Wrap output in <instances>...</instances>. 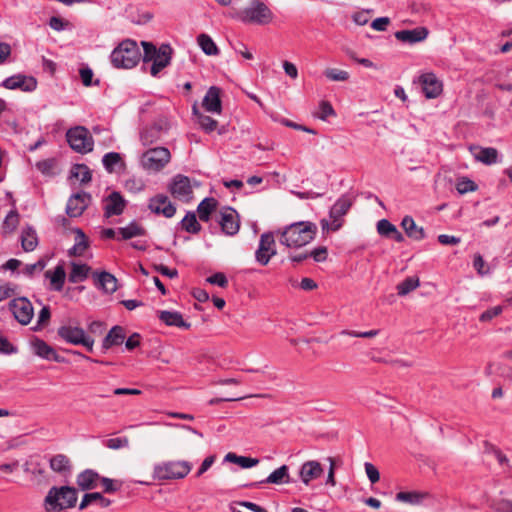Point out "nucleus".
I'll return each instance as SVG.
<instances>
[{
	"mask_svg": "<svg viewBox=\"0 0 512 512\" xmlns=\"http://www.w3.org/2000/svg\"><path fill=\"white\" fill-rule=\"evenodd\" d=\"M279 242L289 248H300L310 243L317 233V226L309 221L292 223L278 232Z\"/></svg>",
	"mask_w": 512,
	"mask_h": 512,
	"instance_id": "nucleus-1",
	"label": "nucleus"
},
{
	"mask_svg": "<svg viewBox=\"0 0 512 512\" xmlns=\"http://www.w3.org/2000/svg\"><path fill=\"white\" fill-rule=\"evenodd\" d=\"M141 58L140 49L134 40L122 41L111 52L110 61L117 69H131L135 67Z\"/></svg>",
	"mask_w": 512,
	"mask_h": 512,
	"instance_id": "nucleus-2",
	"label": "nucleus"
},
{
	"mask_svg": "<svg viewBox=\"0 0 512 512\" xmlns=\"http://www.w3.org/2000/svg\"><path fill=\"white\" fill-rule=\"evenodd\" d=\"M141 44L144 50L143 61L152 62L150 73L155 77L170 64L172 48L169 44H162L156 48L155 45L146 41H142Z\"/></svg>",
	"mask_w": 512,
	"mask_h": 512,
	"instance_id": "nucleus-3",
	"label": "nucleus"
},
{
	"mask_svg": "<svg viewBox=\"0 0 512 512\" xmlns=\"http://www.w3.org/2000/svg\"><path fill=\"white\" fill-rule=\"evenodd\" d=\"M77 501V490L74 487H52L46 497L45 505L48 512L61 511L74 507Z\"/></svg>",
	"mask_w": 512,
	"mask_h": 512,
	"instance_id": "nucleus-4",
	"label": "nucleus"
},
{
	"mask_svg": "<svg viewBox=\"0 0 512 512\" xmlns=\"http://www.w3.org/2000/svg\"><path fill=\"white\" fill-rule=\"evenodd\" d=\"M235 17L243 23L265 25L272 21L273 13L263 2L253 0L250 6L238 11Z\"/></svg>",
	"mask_w": 512,
	"mask_h": 512,
	"instance_id": "nucleus-5",
	"label": "nucleus"
},
{
	"mask_svg": "<svg viewBox=\"0 0 512 512\" xmlns=\"http://www.w3.org/2000/svg\"><path fill=\"white\" fill-rule=\"evenodd\" d=\"M171 160V153L166 147H154L146 150L140 157L141 167L149 172L161 171Z\"/></svg>",
	"mask_w": 512,
	"mask_h": 512,
	"instance_id": "nucleus-6",
	"label": "nucleus"
},
{
	"mask_svg": "<svg viewBox=\"0 0 512 512\" xmlns=\"http://www.w3.org/2000/svg\"><path fill=\"white\" fill-rule=\"evenodd\" d=\"M66 138L70 147L78 153L86 154L93 150V137L84 126L70 128L66 133Z\"/></svg>",
	"mask_w": 512,
	"mask_h": 512,
	"instance_id": "nucleus-7",
	"label": "nucleus"
},
{
	"mask_svg": "<svg viewBox=\"0 0 512 512\" xmlns=\"http://www.w3.org/2000/svg\"><path fill=\"white\" fill-rule=\"evenodd\" d=\"M192 469L188 461H168L158 464L154 468L156 477L160 480L184 478Z\"/></svg>",
	"mask_w": 512,
	"mask_h": 512,
	"instance_id": "nucleus-8",
	"label": "nucleus"
},
{
	"mask_svg": "<svg viewBox=\"0 0 512 512\" xmlns=\"http://www.w3.org/2000/svg\"><path fill=\"white\" fill-rule=\"evenodd\" d=\"M352 206V201L348 196H341L331 207L329 216L331 223L326 219L321 220V227L323 230L337 231L342 226V217L347 214Z\"/></svg>",
	"mask_w": 512,
	"mask_h": 512,
	"instance_id": "nucleus-9",
	"label": "nucleus"
},
{
	"mask_svg": "<svg viewBox=\"0 0 512 512\" xmlns=\"http://www.w3.org/2000/svg\"><path fill=\"white\" fill-rule=\"evenodd\" d=\"M170 122L166 117H160L151 125L146 126L140 133V140L144 146H150L160 141L169 131Z\"/></svg>",
	"mask_w": 512,
	"mask_h": 512,
	"instance_id": "nucleus-10",
	"label": "nucleus"
},
{
	"mask_svg": "<svg viewBox=\"0 0 512 512\" xmlns=\"http://www.w3.org/2000/svg\"><path fill=\"white\" fill-rule=\"evenodd\" d=\"M275 254L276 247L273 233H263L260 236L259 246L255 252L256 261L265 266Z\"/></svg>",
	"mask_w": 512,
	"mask_h": 512,
	"instance_id": "nucleus-11",
	"label": "nucleus"
},
{
	"mask_svg": "<svg viewBox=\"0 0 512 512\" xmlns=\"http://www.w3.org/2000/svg\"><path fill=\"white\" fill-rule=\"evenodd\" d=\"M9 307L15 319L23 325L28 324L34 315L31 302L24 297L13 299L9 303Z\"/></svg>",
	"mask_w": 512,
	"mask_h": 512,
	"instance_id": "nucleus-12",
	"label": "nucleus"
},
{
	"mask_svg": "<svg viewBox=\"0 0 512 512\" xmlns=\"http://www.w3.org/2000/svg\"><path fill=\"white\" fill-rule=\"evenodd\" d=\"M323 475L324 468L317 460H308L299 469V478L305 486H311L312 482L319 480Z\"/></svg>",
	"mask_w": 512,
	"mask_h": 512,
	"instance_id": "nucleus-13",
	"label": "nucleus"
},
{
	"mask_svg": "<svg viewBox=\"0 0 512 512\" xmlns=\"http://www.w3.org/2000/svg\"><path fill=\"white\" fill-rule=\"evenodd\" d=\"M2 86L9 90L20 89L24 92H32L37 87V81L32 76L17 74L6 78L2 82Z\"/></svg>",
	"mask_w": 512,
	"mask_h": 512,
	"instance_id": "nucleus-14",
	"label": "nucleus"
},
{
	"mask_svg": "<svg viewBox=\"0 0 512 512\" xmlns=\"http://www.w3.org/2000/svg\"><path fill=\"white\" fill-rule=\"evenodd\" d=\"M57 333L61 339L73 345H80L88 335L83 328L73 324L71 321L67 324L61 325L58 328Z\"/></svg>",
	"mask_w": 512,
	"mask_h": 512,
	"instance_id": "nucleus-15",
	"label": "nucleus"
},
{
	"mask_svg": "<svg viewBox=\"0 0 512 512\" xmlns=\"http://www.w3.org/2000/svg\"><path fill=\"white\" fill-rule=\"evenodd\" d=\"M91 201L90 194L80 192L73 194L67 201L66 213L69 217H79L83 214Z\"/></svg>",
	"mask_w": 512,
	"mask_h": 512,
	"instance_id": "nucleus-16",
	"label": "nucleus"
},
{
	"mask_svg": "<svg viewBox=\"0 0 512 512\" xmlns=\"http://www.w3.org/2000/svg\"><path fill=\"white\" fill-rule=\"evenodd\" d=\"M148 207L153 213L163 215L166 218H171L176 213L175 206L171 203L168 196L164 194H158L152 197Z\"/></svg>",
	"mask_w": 512,
	"mask_h": 512,
	"instance_id": "nucleus-17",
	"label": "nucleus"
},
{
	"mask_svg": "<svg viewBox=\"0 0 512 512\" xmlns=\"http://www.w3.org/2000/svg\"><path fill=\"white\" fill-rule=\"evenodd\" d=\"M126 207V201L122 195L113 191L104 199V215L109 218L112 216L121 215Z\"/></svg>",
	"mask_w": 512,
	"mask_h": 512,
	"instance_id": "nucleus-18",
	"label": "nucleus"
},
{
	"mask_svg": "<svg viewBox=\"0 0 512 512\" xmlns=\"http://www.w3.org/2000/svg\"><path fill=\"white\" fill-rule=\"evenodd\" d=\"M422 91L426 98L433 99L438 97L442 92V83L433 73H424L419 77Z\"/></svg>",
	"mask_w": 512,
	"mask_h": 512,
	"instance_id": "nucleus-19",
	"label": "nucleus"
},
{
	"mask_svg": "<svg viewBox=\"0 0 512 512\" xmlns=\"http://www.w3.org/2000/svg\"><path fill=\"white\" fill-rule=\"evenodd\" d=\"M429 31L426 27H416L411 30H400L394 36L398 41L408 44H416L428 37Z\"/></svg>",
	"mask_w": 512,
	"mask_h": 512,
	"instance_id": "nucleus-20",
	"label": "nucleus"
},
{
	"mask_svg": "<svg viewBox=\"0 0 512 512\" xmlns=\"http://www.w3.org/2000/svg\"><path fill=\"white\" fill-rule=\"evenodd\" d=\"M219 224L222 231L230 236L235 235L239 231V221L235 210L228 208L221 213Z\"/></svg>",
	"mask_w": 512,
	"mask_h": 512,
	"instance_id": "nucleus-21",
	"label": "nucleus"
},
{
	"mask_svg": "<svg viewBox=\"0 0 512 512\" xmlns=\"http://www.w3.org/2000/svg\"><path fill=\"white\" fill-rule=\"evenodd\" d=\"M170 191L174 197L188 200L192 193L189 178L182 175L176 176L170 186Z\"/></svg>",
	"mask_w": 512,
	"mask_h": 512,
	"instance_id": "nucleus-22",
	"label": "nucleus"
},
{
	"mask_svg": "<svg viewBox=\"0 0 512 512\" xmlns=\"http://www.w3.org/2000/svg\"><path fill=\"white\" fill-rule=\"evenodd\" d=\"M291 482L290 474H289V467L287 465H282L276 470H274L266 479L258 482L253 483L251 486L255 487L261 484H275V485H281V484H288Z\"/></svg>",
	"mask_w": 512,
	"mask_h": 512,
	"instance_id": "nucleus-23",
	"label": "nucleus"
},
{
	"mask_svg": "<svg viewBox=\"0 0 512 512\" xmlns=\"http://www.w3.org/2000/svg\"><path fill=\"white\" fill-rule=\"evenodd\" d=\"M202 105L208 112L220 113L222 110L220 89L215 86L210 87L204 96Z\"/></svg>",
	"mask_w": 512,
	"mask_h": 512,
	"instance_id": "nucleus-24",
	"label": "nucleus"
},
{
	"mask_svg": "<svg viewBox=\"0 0 512 512\" xmlns=\"http://www.w3.org/2000/svg\"><path fill=\"white\" fill-rule=\"evenodd\" d=\"M158 317L167 326H175L186 329L190 327V324L183 320L182 314L177 311H159Z\"/></svg>",
	"mask_w": 512,
	"mask_h": 512,
	"instance_id": "nucleus-25",
	"label": "nucleus"
},
{
	"mask_svg": "<svg viewBox=\"0 0 512 512\" xmlns=\"http://www.w3.org/2000/svg\"><path fill=\"white\" fill-rule=\"evenodd\" d=\"M100 476L97 472L87 469L77 476V485L82 490H91L98 486Z\"/></svg>",
	"mask_w": 512,
	"mask_h": 512,
	"instance_id": "nucleus-26",
	"label": "nucleus"
},
{
	"mask_svg": "<svg viewBox=\"0 0 512 512\" xmlns=\"http://www.w3.org/2000/svg\"><path fill=\"white\" fill-rule=\"evenodd\" d=\"M45 277L50 280V284L53 290L61 291L63 289L66 272L63 265H57L54 270H47Z\"/></svg>",
	"mask_w": 512,
	"mask_h": 512,
	"instance_id": "nucleus-27",
	"label": "nucleus"
},
{
	"mask_svg": "<svg viewBox=\"0 0 512 512\" xmlns=\"http://www.w3.org/2000/svg\"><path fill=\"white\" fill-rule=\"evenodd\" d=\"M33 351L36 355L47 360L59 361L56 351L41 339L32 341Z\"/></svg>",
	"mask_w": 512,
	"mask_h": 512,
	"instance_id": "nucleus-28",
	"label": "nucleus"
},
{
	"mask_svg": "<svg viewBox=\"0 0 512 512\" xmlns=\"http://www.w3.org/2000/svg\"><path fill=\"white\" fill-rule=\"evenodd\" d=\"M124 339V329L121 326H114L104 338L102 347L104 350H108L112 346L122 344Z\"/></svg>",
	"mask_w": 512,
	"mask_h": 512,
	"instance_id": "nucleus-29",
	"label": "nucleus"
},
{
	"mask_svg": "<svg viewBox=\"0 0 512 512\" xmlns=\"http://www.w3.org/2000/svg\"><path fill=\"white\" fill-rule=\"evenodd\" d=\"M473 154L477 161L486 165L495 164L498 160V151L493 147L475 148Z\"/></svg>",
	"mask_w": 512,
	"mask_h": 512,
	"instance_id": "nucleus-30",
	"label": "nucleus"
},
{
	"mask_svg": "<svg viewBox=\"0 0 512 512\" xmlns=\"http://www.w3.org/2000/svg\"><path fill=\"white\" fill-rule=\"evenodd\" d=\"M146 231L142 225L133 221L129 223L125 227H121L118 229V234L120 235L118 240H128L134 237L145 235Z\"/></svg>",
	"mask_w": 512,
	"mask_h": 512,
	"instance_id": "nucleus-31",
	"label": "nucleus"
},
{
	"mask_svg": "<svg viewBox=\"0 0 512 512\" xmlns=\"http://www.w3.org/2000/svg\"><path fill=\"white\" fill-rule=\"evenodd\" d=\"M428 497L426 492L419 491H402L396 494L395 499L399 502L407 503L410 505H419L424 499Z\"/></svg>",
	"mask_w": 512,
	"mask_h": 512,
	"instance_id": "nucleus-32",
	"label": "nucleus"
},
{
	"mask_svg": "<svg viewBox=\"0 0 512 512\" xmlns=\"http://www.w3.org/2000/svg\"><path fill=\"white\" fill-rule=\"evenodd\" d=\"M99 286L106 293H113L117 290V279L109 272L95 273Z\"/></svg>",
	"mask_w": 512,
	"mask_h": 512,
	"instance_id": "nucleus-33",
	"label": "nucleus"
},
{
	"mask_svg": "<svg viewBox=\"0 0 512 512\" xmlns=\"http://www.w3.org/2000/svg\"><path fill=\"white\" fill-rule=\"evenodd\" d=\"M401 226L405 230L406 234L415 240H421L425 237L423 228L418 227L414 219L410 216H405L403 218Z\"/></svg>",
	"mask_w": 512,
	"mask_h": 512,
	"instance_id": "nucleus-34",
	"label": "nucleus"
},
{
	"mask_svg": "<svg viewBox=\"0 0 512 512\" xmlns=\"http://www.w3.org/2000/svg\"><path fill=\"white\" fill-rule=\"evenodd\" d=\"M75 244L68 251L70 256H81L88 248V239L81 229H75Z\"/></svg>",
	"mask_w": 512,
	"mask_h": 512,
	"instance_id": "nucleus-35",
	"label": "nucleus"
},
{
	"mask_svg": "<svg viewBox=\"0 0 512 512\" xmlns=\"http://www.w3.org/2000/svg\"><path fill=\"white\" fill-rule=\"evenodd\" d=\"M37 245L38 238L36 231L31 227L23 229L21 232V246L23 250L26 252H31L37 247Z\"/></svg>",
	"mask_w": 512,
	"mask_h": 512,
	"instance_id": "nucleus-36",
	"label": "nucleus"
},
{
	"mask_svg": "<svg viewBox=\"0 0 512 512\" xmlns=\"http://www.w3.org/2000/svg\"><path fill=\"white\" fill-rule=\"evenodd\" d=\"M93 503L98 504L100 507H107L110 505L111 501L102 496L99 492L86 493L80 502L79 509L83 510Z\"/></svg>",
	"mask_w": 512,
	"mask_h": 512,
	"instance_id": "nucleus-37",
	"label": "nucleus"
},
{
	"mask_svg": "<svg viewBox=\"0 0 512 512\" xmlns=\"http://www.w3.org/2000/svg\"><path fill=\"white\" fill-rule=\"evenodd\" d=\"M26 473L32 474L35 477H42L45 474V466L38 456H31L23 465Z\"/></svg>",
	"mask_w": 512,
	"mask_h": 512,
	"instance_id": "nucleus-38",
	"label": "nucleus"
},
{
	"mask_svg": "<svg viewBox=\"0 0 512 512\" xmlns=\"http://www.w3.org/2000/svg\"><path fill=\"white\" fill-rule=\"evenodd\" d=\"M224 460L226 462L235 463L245 469L252 468L259 463V459L257 458L239 456L232 452L227 453Z\"/></svg>",
	"mask_w": 512,
	"mask_h": 512,
	"instance_id": "nucleus-39",
	"label": "nucleus"
},
{
	"mask_svg": "<svg viewBox=\"0 0 512 512\" xmlns=\"http://www.w3.org/2000/svg\"><path fill=\"white\" fill-rule=\"evenodd\" d=\"M197 43L206 55L215 56L219 54L217 45L209 35L205 33L198 35Z\"/></svg>",
	"mask_w": 512,
	"mask_h": 512,
	"instance_id": "nucleus-40",
	"label": "nucleus"
},
{
	"mask_svg": "<svg viewBox=\"0 0 512 512\" xmlns=\"http://www.w3.org/2000/svg\"><path fill=\"white\" fill-rule=\"evenodd\" d=\"M217 201L214 198L203 199L197 207L199 219L207 222L210 219L211 213L215 210Z\"/></svg>",
	"mask_w": 512,
	"mask_h": 512,
	"instance_id": "nucleus-41",
	"label": "nucleus"
},
{
	"mask_svg": "<svg viewBox=\"0 0 512 512\" xmlns=\"http://www.w3.org/2000/svg\"><path fill=\"white\" fill-rule=\"evenodd\" d=\"M71 266L72 269L69 274V281L71 283L82 282L88 277L90 271V267L88 265L72 262Z\"/></svg>",
	"mask_w": 512,
	"mask_h": 512,
	"instance_id": "nucleus-42",
	"label": "nucleus"
},
{
	"mask_svg": "<svg viewBox=\"0 0 512 512\" xmlns=\"http://www.w3.org/2000/svg\"><path fill=\"white\" fill-rule=\"evenodd\" d=\"M180 225L183 230L192 234H197L201 230V225L193 212H188L180 222Z\"/></svg>",
	"mask_w": 512,
	"mask_h": 512,
	"instance_id": "nucleus-43",
	"label": "nucleus"
},
{
	"mask_svg": "<svg viewBox=\"0 0 512 512\" xmlns=\"http://www.w3.org/2000/svg\"><path fill=\"white\" fill-rule=\"evenodd\" d=\"M71 176L81 183H88L92 179L91 170L85 164H76L71 169Z\"/></svg>",
	"mask_w": 512,
	"mask_h": 512,
	"instance_id": "nucleus-44",
	"label": "nucleus"
},
{
	"mask_svg": "<svg viewBox=\"0 0 512 512\" xmlns=\"http://www.w3.org/2000/svg\"><path fill=\"white\" fill-rule=\"evenodd\" d=\"M70 461L67 456L63 454H57L50 459V468L58 473L69 470Z\"/></svg>",
	"mask_w": 512,
	"mask_h": 512,
	"instance_id": "nucleus-45",
	"label": "nucleus"
},
{
	"mask_svg": "<svg viewBox=\"0 0 512 512\" xmlns=\"http://www.w3.org/2000/svg\"><path fill=\"white\" fill-rule=\"evenodd\" d=\"M420 285L419 279L415 277H408L397 285V292L399 296H405L411 291L418 288Z\"/></svg>",
	"mask_w": 512,
	"mask_h": 512,
	"instance_id": "nucleus-46",
	"label": "nucleus"
},
{
	"mask_svg": "<svg viewBox=\"0 0 512 512\" xmlns=\"http://www.w3.org/2000/svg\"><path fill=\"white\" fill-rule=\"evenodd\" d=\"M122 163L121 155L117 152L106 153L102 158V164L107 172L115 171V166Z\"/></svg>",
	"mask_w": 512,
	"mask_h": 512,
	"instance_id": "nucleus-47",
	"label": "nucleus"
},
{
	"mask_svg": "<svg viewBox=\"0 0 512 512\" xmlns=\"http://www.w3.org/2000/svg\"><path fill=\"white\" fill-rule=\"evenodd\" d=\"M456 189L460 194H465L468 192H473L477 190V185L474 181L463 177L460 178L456 184Z\"/></svg>",
	"mask_w": 512,
	"mask_h": 512,
	"instance_id": "nucleus-48",
	"label": "nucleus"
},
{
	"mask_svg": "<svg viewBox=\"0 0 512 512\" xmlns=\"http://www.w3.org/2000/svg\"><path fill=\"white\" fill-rule=\"evenodd\" d=\"M324 75L332 81H346L349 78V73L345 70L328 68L324 71Z\"/></svg>",
	"mask_w": 512,
	"mask_h": 512,
	"instance_id": "nucleus-49",
	"label": "nucleus"
},
{
	"mask_svg": "<svg viewBox=\"0 0 512 512\" xmlns=\"http://www.w3.org/2000/svg\"><path fill=\"white\" fill-rule=\"evenodd\" d=\"M198 123L201 126V128L208 133L214 131L218 124L216 120H214L210 116L203 114L198 115Z\"/></svg>",
	"mask_w": 512,
	"mask_h": 512,
	"instance_id": "nucleus-50",
	"label": "nucleus"
},
{
	"mask_svg": "<svg viewBox=\"0 0 512 512\" xmlns=\"http://www.w3.org/2000/svg\"><path fill=\"white\" fill-rule=\"evenodd\" d=\"M377 231L381 236L389 237L392 232H396V226L387 219H381L377 223Z\"/></svg>",
	"mask_w": 512,
	"mask_h": 512,
	"instance_id": "nucleus-51",
	"label": "nucleus"
},
{
	"mask_svg": "<svg viewBox=\"0 0 512 512\" xmlns=\"http://www.w3.org/2000/svg\"><path fill=\"white\" fill-rule=\"evenodd\" d=\"M105 446L113 450L127 448L129 446V439L127 437L110 438L105 442Z\"/></svg>",
	"mask_w": 512,
	"mask_h": 512,
	"instance_id": "nucleus-52",
	"label": "nucleus"
},
{
	"mask_svg": "<svg viewBox=\"0 0 512 512\" xmlns=\"http://www.w3.org/2000/svg\"><path fill=\"white\" fill-rule=\"evenodd\" d=\"M103 486V491L105 493H113L118 491L121 488L122 483L117 480H113L106 477H100V480Z\"/></svg>",
	"mask_w": 512,
	"mask_h": 512,
	"instance_id": "nucleus-53",
	"label": "nucleus"
},
{
	"mask_svg": "<svg viewBox=\"0 0 512 512\" xmlns=\"http://www.w3.org/2000/svg\"><path fill=\"white\" fill-rule=\"evenodd\" d=\"M486 452L492 453L501 466H507L509 468L508 458L496 447L486 444Z\"/></svg>",
	"mask_w": 512,
	"mask_h": 512,
	"instance_id": "nucleus-54",
	"label": "nucleus"
},
{
	"mask_svg": "<svg viewBox=\"0 0 512 512\" xmlns=\"http://www.w3.org/2000/svg\"><path fill=\"white\" fill-rule=\"evenodd\" d=\"M341 335H347L351 337H360V338H373L379 334V330L373 329L365 332H357L353 330H342L340 332Z\"/></svg>",
	"mask_w": 512,
	"mask_h": 512,
	"instance_id": "nucleus-55",
	"label": "nucleus"
},
{
	"mask_svg": "<svg viewBox=\"0 0 512 512\" xmlns=\"http://www.w3.org/2000/svg\"><path fill=\"white\" fill-rule=\"evenodd\" d=\"M19 222V214L18 212L13 209L11 210L4 219V227L13 230L16 228Z\"/></svg>",
	"mask_w": 512,
	"mask_h": 512,
	"instance_id": "nucleus-56",
	"label": "nucleus"
},
{
	"mask_svg": "<svg viewBox=\"0 0 512 512\" xmlns=\"http://www.w3.org/2000/svg\"><path fill=\"white\" fill-rule=\"evenodd\" d=\"M335 115V111L332 105L328 101H322L319 105L318 117L322 120H326L329 116Z\"/></svg>",
	"mask_w": 512,
	"mask_h": 512,
	"instance_id": "nucleus-57",
	"label": "nucleus"
},
{
	"mask_svg": "<svg viewBox=\"0 0 512 512\" xmlns=\"http://www.w3.org/2000/svg\"><path fill=\"white\" fill-rule=\"evenodd\" d=\"M15 293V286L11 283L0 282V302L10 298Z\"/></svg>",
	"mask_w": 512,
	"mask_h": 512,
	"instance_id": "nucleus-58",
	"label": "nucleus"
},
{
	"mask_svg": "<svg viewBox=\"0 0 512 512\" xmlns=\"http://www.w3.org/2000/svg\"><path fill=\"white\" fill-rule=\"evenodd\" d=\"M327 461L329 462V470L327 473L326 484L331 487H334L336 485V479H335L336 462L333 457H328Z\"/></svg>",
	"mask_w": 512,
	"mask_h": 512,
	"instance_id": "nucleus-59",
	"label": "nucleus"
},
{
	"mask_svg": "<svg viewBox=\"0 0 512 512\" xmlns=\"http://www.w3.org/2000/svg\"><path fill=\"white\" fill-rule=\"evenodd\" d=\"M45 267L46 261L40 259L36 263L27 264L24 268V273L28 276H32L35 272H41Z\"/></svg>",
	"mask_w": 512,
	"mask_h": 512,
	"instance_id": "nucleus-60",
	"label": "nucleus"
},
{
	"mask_svg": "<svg viewBox=\"0 0 512 512\" xmlns=\"http://www.w3.org/2000/svg\"><path fill=\"white\" fill-rule=\"evenodd\" d=\"M365 472H366L368 479L370 480V482L372 484L379 481L380 473H379L378 469L372 463H369V462L365 463Z\"/></svg>",
	"mask_w": 512,
	"mask_h": 512,
	"instance_id": "nucleus-61",
	"label": "nucleus"
},
{
	"mask_svg": "<svg viewBox=\"0 0 512 512\" xmlns=\"http://www.w3.org/2000/svg\"><path fill=\"white\" fill-rule=\"evenodd\" d=\"M207 282L213 285H218L219 287H226L228 284L226 276L221 273H215L207 278Z\"/></svg>",
	"mask_w": 512,
	"mask_h": 512,
	"instance_id": "nucleus-62",
	"label": "nucleus"
},
{
	"mask_svg": "<svg viewBox=\"0 0 512 512\" xmlns=\"http://www.w3.org/2000/svg\"><path fill=\"white\" fill-rule=\"evenodd\" d=\"M502 312V307L501 306H495L493 308H490L486 311H484L481 315H480V321L482 322H487V321H490L492 320L494 317L498 316L499 314H501Z\"/></svg>",
	"mask_w": 512,
	"mask_h": 512,
	"instance_id": "nucleus-63",
	"label": "nucleus"
},
{
	"mask_svg": "<svg viewBox=\"0 0 512 512\" xmlns=\"http://www.w3.org/2000/svg\"><path fill=\"white\" fill-rule=\"evenodd\" d=\"M497 512H512V500L501 499L492 505Z\"/></svg>",
	"mask_w": 512,
	"mask_h": 512,
	"instance_id": "nucleus-64",
	"label": "nucleus"
}]
</instances>
